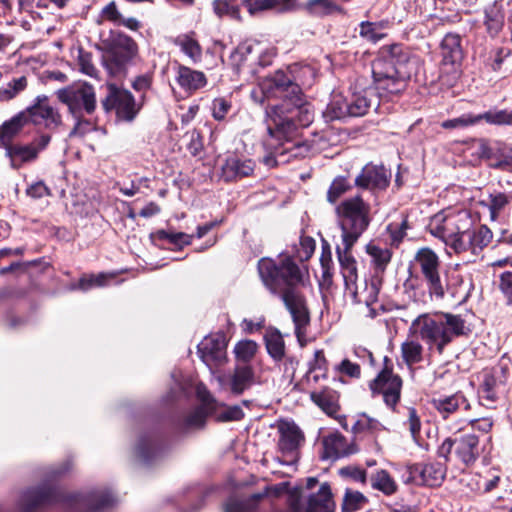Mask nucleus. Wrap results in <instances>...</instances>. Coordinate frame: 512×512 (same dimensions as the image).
Returning a JSON list of instances; mask_svg holds the SVG:
<instances>
[{"mask_svg":"<svg viewBox=\"0 0 512 512\" xmlns=\"http://www.w3.org/2000/svg\"><path fill=\"white\" fill-rule=\"evenodd\" d=\"M315 250V240L309 236L300 238L299 246L295 249L294 258L300 262H305L311 258Z\"/></svg>","mask_w":512,"mask_h":512,"instance_id":"nucleus-51","label":"nucleus"},{"mask_svg":"<svg viewBox=\"0 0 512 512\" xmlns=\"http://www.w3.org/2000/svg\"><path fill=\"white\" fill-rule=\"evenodd\" d=\"M337 372L342 375H346L351 378H360L361 368L360 365L350 361L349 359H343L340 364L336 366Z\"/></svg>","mask_w":512,"mask_h":512,"instance_id":"nucleus-59","label":"nucleus"},{"mask_svg":"<svg viewBox=\"0 0 512 512\" xmlns=\"http://www.w3.org/2000/svg\"><path fill=\"white\" fill-rule=\"evenodd\" d=\"M290 316L294 322V333L300 347H304L309 341L307 330L310 326V313L304 296L298 289L292 286L306 288L309 281V273L306 265H296L290 260Z\"/></svg>","mask_w":512,"mask_h":512,"instance_id":"nucleus-6","label":"nucleus"},{"mask_svg":"<svg viewBox=\"0 0 512 512\" xmlns=\"http://www.w3.org/2000/svg\"><path fill=\"white\" fill-rule=\"evenodd\" d=\"M327 121H333L351 116L349 101L340 93L332 94L331 101L323 112Z\"/></svg>","mask_w":512,"mask_h":512,"instance_id":"nucleus-32","label":"nucleus"},{"mask_svg":"<svg viewBox=\"0 0 512 512\" xmlns=\"http://www.w3.org/2000/svg\"><path fill=\"white\" fill-rule=\"evenodd\" d=\"M367 252L373 258L375 265L383 269L391 259V253L388 249H382L375 245H368Z\"/></svg>","mask_w":512,"mask_h":512,"instance_id":"nucleus-57","label":"nucleus"},{"mask_svg":"<svg viewBox=\"0 0 512 512\" xmlns=\"http://www.w3.org/2000/svg\"><path fill=\"white\" fill-rule=\"evenodd\" d=\"M315 76L314 69L307 64L290 65V94L303 95L302 89L310 87Z\"/></svg>","mask_w":512,"mask_h":512,"instance_id":"nucleus-24","label":"nucleus"},{"mask_svg":"<svg viewBox=\"0 0 512 512\" xmlns=\"http://www.w3.org/2000/svg\"><path fill=\"white\" fill-rule=\"evenodd\" d=\"M176 82L185 92L193 93L203 88L207 84V79L203 72L179 65Z\"/></svg>","mask_w":512,"mask_h":512,"instance_id":"nucleus-26","label":"nucleus"},{"mask_svg":"<svg viewBox=\"0 0 512 512\" xmlns=\"http://www.w3.org/2000/svg\"><path fill=\"white\" fill-rule=\"evenodd\" d=\"M441 55L443 66H450L448 72H451L453 79H456L459 75L460 63L464 57L460 35L448 33L444 36L441 42Z\"/></svg>","mask_w":512,"mask_h":512,"instance_id":"nucleus-19","label":"nucleus"},{"mask_svg":"<svg viewBox=\"0 0 512 512\" xmlns=\"http://www.w3.org/2000/svg\"><path fill=\"white\" fill-rule=\"evenodd\" d=\"M401 356L408 367L418 364L423 359V346L417 340H407L401 345Z\"/></svg>","mask_w":512,"mask_h":512,"instance_id":"nucleus-37","label":"nucleus"},{"mask_svg":"<svg viewBox=\"0 0 512 512\" xmlns=\"http://www.w3.org/2000/svg\"><path fill=\"white\" fill-rule=\"evenodd\" d=\"M421 481L427 486H439L445 478V468L440 463L425 464L419 471Z\"/></svg>","mask_w":512,"mask_h":512,"instance_id":"nucleus-34","label":"nucleus"},{"mask_svg":"<svg viewBox=\"0 0 512 512\" xmlns=\"http://www.w3.org/2000/svg\"><path fill=\"white\" fill-rule=\"evenodd\" d=\"M107 95L102 101L103 108L109 112L115 110L119 119L132 121L140 110L130 91L113 83H107Z\"/></svg>","mask_w":512,"mask_h":512,"instance_id":"nucleus-12","label":"nucleus"},{"mask_svg":"<svg viewBox=\"0 0 512 512\" xmlns=\"http://www.w3.org/2000/svg\"><path fill=\"white\" fill-rule=\"evenodd\" d=\"M311 399L329 416H333L339 409L337 401L330 392L312 393Z\"/></svg>","mask_w":512,"mask_h":512,"instance_id":"nucleus-43","label":"nucleus"},{"mask_svg":"<svg viewBox=\"0 0 512 512\" xmlns=\"http://www.w3.org/2000/svg\"><path fill=\"white\" fill-rule=\"evenodd\" d=\"M391 172L383 165L367 164L355 178V185L370 191L385 190L390 183Z\"/></svg>","mask_w":512,"mask_h":512,"instance_id":"nucleus-16","label":"nucleus"},{"mask_svg":"<svg viewBox=\"0 0 512 512\" xmlns=\"http://www.w3.org/2000/svg\"><path fill=\"white\" fill-rule=\"evenodd\" d=\"M65 498V500L80 511L94 512L107 509L114 505L116 499L107 490H95L89 493H73L62 495L51 486L44 485L24 491L17 503L21 512H32L37 507L50 504Z\"/></svg>","mask_w":512,"mask_h":512,"instance_id":"nucleus-3","label":"nucleus"},{"mask_svg":"<svg viewBox=\"0 0 512 512\" xmlns=\"http://www.w3.org/2000/svg\"><path fill=\"white\" fill-rule=\"evenodd\" d=\"M384 361L385 367L369 386L373 394H381L386 405L393 408L400 400L402 380L387 366L389 359L385 357Z\"/></svg>","mask_w":512,"mask_h":512,"instance_id":"nucleus-13","label":"nucleus"},{"mask_svg":"<svg viewBox=\"0 0 512 512\" xmlns=\"http://www.w3.org/2000/svg\"><path fill=\"white\" fill-rule=\"evenodd\" d=\"M368 499L359 491L347 489L342 503L344 512H355L362 509Z\"/></svg>","mask_w":512,"mask_h":512,"instance_id":"nucleus-45","label":"nucleus"},{"mask_svg":"<svg viewBox=\"0 0 512 512\" xmlns=\"http://www.w3.org/2000/svg\"><path fill=\"white\" fill-rule=\"evenodd\" d=\"M378 94H380L378 92ZM379 97H389L385 95L377 96L373 89H365L361 92L353 93L349 100L350 114L353 117L365 115L371 107L379 105Z\"/></svg>","mask_w":512,"mask_h":512,"instance_id":"nucleus-25","label":"nucleus"},{"mask_svg":"<svg viewBox=\"0 0 512 512\" xmlns=\"http://www.w3.org/2000/svg\"><path fill=\"white\" fill-rule=\"evenodd\" d=\"M254 382V372L248 365L237 366L229 377L230 390L235 394H241Z\"/></svg>","mask_w":512,"mask_h":512,"instance_id":"nucleus-30","label":"nucleus"},{"mask_svg":"<svg viewBox=\"0 0 512 512\" xmlns=\"http://www.w3.org/2000/svg\"><path fill=\"white\" fill-rule=\"evenodd\" d=\"M305 443V436L303 431L294 423H290V458L293 457V461L290 460V465L294 461L298 460L299 453H293V450L301 448Z\"/></svg>","mask_w":512,"mask_h":512,"instance_id":"nucleus-52","label":"nucleus"},{"mask_svg":"<svg viewBox=\"0 0 512 512\" xmlns=\"http://www.w3.org/2000/svg\"><path fill=\"white\" fill-rule=\"evenodd\" d=\"M201 360L210 368L222 365L226 361V341L220 334L205 337L198 344Z\"/></svg>","mask_w":512,"mask_h":512,"instance_id":"nucleus-17","label":"nucleus"},{"mask_svg":"<svg viewBox=\"0 0 512 512\" xmlns=\"http://www.w3.org/2000/svg\"><path fill=\"white\" fill-rule=\"evenodd\" d=\"M265 343L269 355L275 360H280L285 354V342L282 334L273 328H269L265 334Z\"/></svg>","mask_w":512,"mask_h":512,"instance_id":"nucleus-36","label":"nucleus"},{"mask_svg":"<svg viewBox=\"0 0 512 512\" xmlns=\"http://www.w3.org/2000/svg\"><path fill=\"white\" fill-rule=\"evenodd\" d=\"M75 121L76 123L74 125V128L71 130L69 134L70 137H83L96 129L94 123L89 120L83 119V116L79 117L78 119H75Z\"/></svg>","mask_w":512,"mask_h":512,"instance_id":"nucleus-61","label":"nucleus"},{"mask_svg":"<svg viewBox=\"0 0 512 512\" xmlns=\"http://www.w3.org/2000/svg\"><path fill=\"white\" fill-rule=\"evenodd\" d=\"M254 162L251 159H239L236 156L228 157L222 166V177L226 181L249 176L254 170Z\"/></svg>","mask_w":512,"mask_h":512,"instance_id":"nucleus-27","label":"nucleus"},{"mask_svg":"<svg viewBox=\"0 0 512 512\" xmlns=\"http://www.w3.org/2000/svg\"><path fill=\"white\" fill-rule=\"evenodd\" d=\"M389 26V21L362 22L360 25V35L371 41L377 42L386 36L385 30Z\"/></svg>","mask_w":512,"mask_h":512,"instance_id":"nucleus-39","label":"nucleus"},{"mask_svg":"<svg viewBox=\"0 0 512 512\" xmlns=\"http://www.w3.org/2000/svg\"><path fill=\"white\" fill-rule=\"evenodd\" d=\"M28 122L37 126H44L48 130H56L62 125V116L52 107L46 95H39L34 103L24 110Z\"/></svg>","mask_w":512,"mask_h":512,"instance_id":"nucleus-15","label":"nucleus"},{"mask_svg":"<svg viewBox=\"0 0 512 512\" xmlns=\"http://www.w3.org/2000/svg\"><path fill=\"white\" fill-rule=\"evenodd\" d=\"M354 245H347V242H341L336 247L337 258L341 267V273L347 290L353 295L357 294L356 282L358 279L357 262L352 255Z\"/></svg>","mask_w":512,"mask_h":512,"instance_id":"nucleus-20","label":"nucleus"},{"mask_svg":"<svg viewBox=\"0 0 512 512\" xmlns=\"http://www.w3.org/2000/svg\"><path fill=\"white\" fill-rule=\"evenodd\" d=\"M372 488L381 491L383 494L390 496L396 493L397 484L386 470H378L371 476Z\"/></svg>","mask_w":512,"mask_h":512,"instance_id":"nucleus-38","label":"nucleus"},{"mask_svg":"<svg viewBox=\"0 0 512 512\" xmlns=\"http://www.w3.org/2000/svg\"><path fill=\"white\" fill-rule=\"evenodd\" d=\"M136 453L141 462L150 464L153 459L162 454V449L156 440L150 437L142 438L136 447Z\"/></svg>","mask_w":512,"mask_h":512,"instance_id":"nucleus-35","label":"nucleus"},{"mask_svg":"<svg viewBox=\"0 0 512 512\" xmlns=\"http://www.w3.org/2000/svg\"><path fill=\"white\" fill-rule=\"evenodd\" d=\"M382 429L383 425L379 420L372 418L365 413L360 414L353 425V430L356 433L364 431L374 433Z\"/></svg>","mask_w":512,"mask_h":512,"instance_id":"nucleus-48","label":"nucleus"},{"mask_svg":"<svg viewBox=\"0 0 512 512\" xmlns=\"http://www.w3.org/2000/svg\"><path fill=\"white\" fill-rule=\"evenodd\" d=\"M324 446L327 456L330 458H340L347 455L346 439L341 434H331L324 440Z\"/></svg>","mask_w":512,"mask_h":512,"instance_id":"nucleus-40","label":"nucleus"},{"mask_svg":"<svg viewBox=\"0 0 512 512\" xmlns=\"http://www.w3.org/2000/svg\"><path fill=\"white\" fill-rule=\"evenodd\" d=\"M288 0H242L250 15H258L265 11L276 9Z\"/></svg>","mask_w":512,"mask_h":512,"instance_id":"nucleus-42","label":"nucleus"},{"mask_svg":"<svg viewBox=\"0 0 512 512\" xmlns=\"http://www.w3.org/2000/svg\"><path fill=\"white\" fill-rule=\"evenodd\" d=\"M57 97L68 107L74 119L82 117L83 113L92 114L96 107L94 88L86 82L58 90Z\"/></svg>","mask_w":512,"mask_h":512,"instance_id":"nucleus-11","label":"nucleus"},{"mask_svg":"<svg viewBox=\"0 0 512 512\" xmlns=\"http://www.w3.org/2000/svg\"><path fill=\"white\" fill-rule=\"evenodd\" d=\"M431 405L440 418L449 421L448 427L451 422L467 417V413L471 410L470 401L461 391L433 398Z\"/></svg>","mask_w":512,"mask_h":512,"instance_id":"nucleus-14","label":"nucleus"},{"mask_svg":"<svg viewBox=\"0 0 512 512\" xmlns=\"http://www.w3.org/2000/svg\"><path fill=\"white\" fill-rule=\"evenodd\" d=\"M492 420L490 418H469L462 417L458 421H453L449 424V430L455 433L465 430L467 426H470L472 431H479L481 433H488L492 428Z\"/></svg>","mask_w":512,"mask_h":512,"instance_id":"nucleus-33","label":"nucleus"},{"mask_svg":"<svg viewBox=\"0 0 512 512\" xmlns=\"http://www.w3.org/2000/svg\"><path fill=\"white\" fill-rule=\"evenodd\" d=\"M409 332L423 341L428 349L435 348L439 354H442L454 338L466 335L468 328L460 315L421 314L412 321Z\"/></svg>","mask_w":512,"mask_h":512,"instance_id":"nucleus-4","label":"nucleus"},{"mask_svg":"<svg viewBox=\"0 0 512 512\" xmlns=\"http://www.w3.org/2000/svg\"><path fill=\"white\" fill-rule=\"evenodd\" d=\"M507 204L508 198L505 194L498 193L496 195H491L489 204L491 219L495 220Z\"/></svg>","mask_w":512,"mask_h":512,"instance_id":"nucleus-60","label":"nucleus"},{"mask_svg":"<svg viewBox=\"0 0 512 512\" xmlns=\"http://www.w3.org/2000/svg\"><path fill=\"white\" fill-rule=\"evenodd\" d=\"M114 277L113 274L100 273L98 275H90L88 277H82L79 280L78 287L82 290H88L92 287L105 286L109 279Z\"/></svg>","mask_w":512,"mask_h":512,"instance_id":"nucleus-54","label":"nucleus"},{"mask_svg":"<svg viewBox=\"0 0 512 512\" xmlns=\"http://www.w3.org/2000/svg\"><path fill=\"white\" fill-rule=\"evenodd\" d=\"M350 188L351 186L345 177L335 178L327 192L328 202L335 203Z\"/></svg>","mask_w":512,"mask_h":512,"instance_id":"nucleus-53","label":"nucleus"},{"mask_svg":"<svg viewBox=\"0 0 512 512\" xmlns=\"http://www.w3.org/2000/svg\"><path fill=\"white\" fill-rule=\"evenodd\" d=\"M480 121L481 117H479L478 115L465 113L459 117L443 121L441 123V127L444 129H463L469 126L476 125Z\"/></svg>","mask_w":512,"mask_h":512,"instance_id":"nucleus-47","label":"nucleus"},{"mask_svg":"<svg viewBox=\"0 0 512 512\" xmlns=\"http://www.w3.org/2000/svg\"><path fill=\"white\" fill-rule=\"evenodd\" d=\"M214 11L219 16L227 15L234 19H240V9L235 0H215Z\"/></svg>","mask_w":512,"mask_h":512,"instance_id":"nucleus-50","label":"nucleus"},{"mask_svg":"<svg viewBox=\"0 0 512 512\" xmlns=\"http://www.w3.org/2000/svg\"><path fill=\"white\" fill-rule=\"evenodd\" d=\"M212 401L213 399L210 397V395L203 397V406L194 409L185 417L181 429L184 431H189L204 427L207 413L212 409Z\"/></svg>","mask_w":512,"mask_h":512,"instance_id":"nucleus-31","label":"nucleus"},{"mask_svg":"<svg viewBox=\"0 0 512 512\" xmlns=\"http://www.w3.org/2000/svg\"><path fill=\"white\" fill-rule=\"evenodd\" d=\"M428 230L456 254L471 252L476 256L493 238L492 231L486 225L473 230V219L466 210L434 215Z\"/></svg>","mask_w":512,"mask_h":512,"instance_id":"nucleus-1","label":"nucleus"},{"mask_svg":"<svg viewBox=\"0 0 512 512\" xmlns=\"http://www.w3.org/2000/svg\"><path fill=\"white\" fill-rule=\"evenodd\" d=\"M27 123L29 122L24 110L13 116L10 120L5 121L0 126V147L9 145L11 139L15 137Z\"/></svg>","mask_w":512,"mask_h":512,"instance_id":"nucleus-29","label":"nucleus"},{"mask_svg":"<svg viewBox=\"0 0 512 512\" xmlns=\"http://www.w3.org/2000/svg\"><path fill=\"white\" fill-rule=\"evenodd\" d=\"M481 120H485L489 124L494 125H510L512 124V110H497L488 111L484 114H479Z\"/></svg>","mask_w":512,"mask_h":512,"instance_id":"nucleus-49","label":"nucleus"},{"mask_svg":"<svg viewBox=\"0 0 512 512\" xmlns=\"http://www.w3.org/2000/svg\"><path fill=\"white\" fill-rule=\"evenodd\" d=\"M341 229V242L355 245L371 222V206L361 196L343 200L335 209Z\"/></svg>","mask_w":512,"mask_h":512,"instance_id":"nucleus-5","label":"nucleus"},{"mask_svg":"<svg viewBox=\"0 0 512 512\" xmlns=\"http://www.w3.org/2000/svg\"><path fill=\"white\" fill-rule=\"evenodd\" d=\"M257 351V344L252 340L240 341L236 344L234 352L236 357L243 361H249Z\"/></svg>","mask_w":512,"mask_h":512,"instance_id":"nucleus-56","label":"nucleus"},{"mask_svg":"<svg viewBox=\"0 0 512 512\" xmlns=\"http://www.w3.org/2000/svg\"><path fill=\"white\" fill-rule=\"evenodd\" d=\"M455 454L465 465L473 464L480 455L478 436L468 433L456 437Z\"/></svg>","mask_w":512,"mask_h":512,"instance_id":"nucleus-23","label":"nucleus"},{"mask_svg":"<svg viewBox=\"0 0 512 512\" xmlns=\"http://www.w3.org/2000/svg\"><path fill=\"white\" fill-rule=\"evenodd\" d=\"M175 43L180 47L182 52L187 55L193 63L200 61L202 49L198 41L189 35H181L177 37Z\"/></svg>","mask_w":512,"mask_h":512,"instance_id":"nucleus-41","label":"nucleus"},{"mask_svg":"<svg viewBox=\"0 0 512 512\" xmlns=\"http://www.w3.org/2000/svg\"><path fill=\"white\" fill-rule=\"evenodd\" d=\"M5 150L6 156L10 159L11 166L15 169L21 167L26 162L36 159L39 153V149L34 144H9L5 146Z\"/></svg>","mask_w":512,"mask_h":512,"instance_id":"nucleus-28","label":"nucleus"},{"mask_svg":"<svg viewBox=\"0 0 512 512\" xmlns=\"http://www.w3.org/2000/svg\"><path fill=\"white\" fill-rule=\"evenodd\" d=\"M415 261L420 268L428 292L437 299H442L451 290L447 273L441 272L439 256L430 248H421L415 255Z\"/></svg>","mask_w":512,"mask_h":512,"instance_id":"nucleus-9","label":"nucleus"},{"mask_svg":"<svg viewBox=\"0 0 512 512\" xmlns=\"http://www.w3.org/2000/svg\"><path fill=\"white\" fill-rule=\"evenodd\" d=\"M318 485V479L309 477L304 485L290 489V512H334L335 503L328 483Z\"/></svg>","mask_w":512,"mask_h":512,"instance_id":"nucleus-7","label":"nucleus"},{"mask_svg":"<svg viewBox=\"0 0 512 512\" xmlns=\"http://www.w3.org/2000/svg\"><path fill=\"white\" fill-rule=\"evenodd\" d=\"M78 64L80 71L92 78H97L98 70L92 62V55L82 49L79 50Z\"/></svg>","mask_w":512,"mask_h":512,"instance_id":"nucleus-58","label":"nucleus"},{"mask_svg":"<svg viewBox=\"0 0 512 512\" xmlns=\"http://www.w3.org/2000/svg\"><path fill=\"white\" fill-rule=\"evenodd\" d=\"M230 103L224 98H216L212 103V115L216 120H223L230 109Z\"/></svg>","mask_w":512,"mask_h":512,"instance_id":"nucleus-63","label":"nucleus"},{"mask_svg":"<svg viewBox=\"0 0 512 512\" xmlns=\"http://www.w3.org/2000/svg\"><path fill=\"white\" fill-rule=\"evenodd\" d=\"M255 46L256 45L254 43L246 41L238 45L237 48H235L231 53L229 58L230 65L236 72H239V68L242 65V62L246 61L248 56L254 52Z\"/></svg>","mask_w":512,"mask_h":512,"instance_id":"nucleus-44","label":"nucleus"},{"mask_svg":"<svg viewBox=\"0 0 512 512\" xmlns=\"http://www.w3.org/2000/svg\"><path fill=\"white\" fill-rule=\"evenodd\" d=\"M493 168L512 172V149H502L495 162L491 164Z\"/></svg>","mask_w":512,"mask_h":512,"instance_id":"nucleus-62","label":"nucleus"},{"mask_svg":"<svg viewBox=\"0 0 512 512\" xmlns=\"http://www.w3.org/2000/svg\"><path fill=\"white\" fill-rule=\"evenodd\" d=\"M415 60L401 45H392L382 51V56L372 65L375 90L380 95H398L406 88Z\"/></svg>","mask_w":512,"mask_h":512,"instance_id":"nucleus-2","label":"nucleus"},{"mask_svg":"<svg viewBox=\"0 0 512 512\" xmlns=\"http://www.w3.org/2000/svg\"><path fill=\"white\" fill-rule=\"evenodd\" d=\"M307 8L317 14H330L333 12H342V9L329 0H309Z\"/></svg>","mask_w":512,"mask_h":512,"instance_id":"nucleus-55","label":"nucleus"},{"mask_svg":"<svg viewBox=\"0 0 512 512\" xmlns=\"http://www.w3.org/2000/svg\"><path fill=\"white\" fill-rule=\"evenodd\" d=\"M258 271L264 285L271 293L279 295L288 308V256L281 255L279 261L262 258Z\"/></svg>","mask_w":512,"mask_h":512,"instance_id":"nucleus-10","label":"nucleus"},{"mask_svg":"<svg viewBox=\"0 0 512 512\" xmlns=\"http://www.w3.org/2000/svg\"><path fill=\"white\" fill-rule=\"evenodd\" d=\"M265 496L273 498L284 497V504H287L288 482L284 481L273 486H268L263 492L253 494L246 502H239L234 499H230L225 505L224 512H249L254 508V503L258 502Z\"/></svg>","mask_w":512,"mask_h":512,"instance_id":"nucleus-18","label":"nucleus"},{"mask_svg":"<svg viewBox=\"0 0 512 512\" xmlns=\"http://www.w3.org/2000/svg\"><path fill=\"white\" fill-rule=\"evenodd\" d=\"M313 121L311 104L303 95L290 94V127H307Z\"/></svg>","mask_w":512,"mask_h":512,"instance_id":"nucleus-22","label":"nucleus"},{"mask_svg":"<svg viewBox=\"0 0 512 512\" xmlns=\"http://www.w3.org/2000/svg\"><path fill=\"white\" fill-rule=\"evenodd\" d=\"M268 131L281 144L288 140V109L284 103L274 105L268 111Z\"/></svg>","mask_w":512,"mask_h":512,"instance_id":"nucleus-21","label":"nucleus"},{"mask_svg":"<svg viewBox=\"0 0 512 512\" xmlns=\"http://www.w3.org/2000/svg\"><path fill=\"white\" fill-rule=\"evenodd\" d=\"M26 194L34 199H39L50 196L51 192L44 182L38 181L28 186Z\"/></svg>","mask_w":512,"mask_h":512,"instance_id":"nucleus-64","label":"nucleus"},{"mask_svg":"<svg viewBox=\"0 0 512 512\" xmlns=\"http://www.w3.org/2000/svg\"><path fill=\"white\" fill-rule=\"evenodd\" d=\"M485 24L488 33L492 36L497 35L502 29L504 16L495 5L485 11Z\"/></svg>","mask_w":512,"mask_h":512,"instance_id":"nucleus-46","label":"nucleus"},{"mask_svg":"<svg viewBox=\"0 0 512 512\" xmlns=\"http://www.w3.org/2000/svg\"><path fill=\"white\" fill-rule=\"evenodd\" d=\"M102 45V63L108 74L114 78L125 77L128 65L138 52L136 42L125 34L111 32Z\"/></svg>","mask_w":512,"mask_h":512,"instance_id":"nucleus-8","label":"nucleus"}]
</instances>
